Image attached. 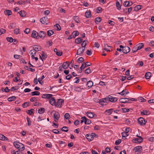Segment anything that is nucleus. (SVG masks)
<instances>
[{
  "label": "nucleus",
  "mask_w": 154,
  "mask_h": 154,
  "mask_svg": "<svg viewBox=\"0 0 154 154\" xmlns=\"http://www.w3.org/2000/svg\"><path fill=\"white\" fill-rule=\"evenodd\" d=\"M130 100L136 101L137 100L136 99L132 98H124L120 99L119 101L121 103H129L130 102L129 101Z\"/></svg>",
  "instance_id": "nucleus-1"
},
{
  "label": "nucleus",
  "mask_w": 154,
  "mask_h": 154,
  "mask_svg": "<svg viewBox=\"0 0 154 154\" xmlns=\"http://www.w3.org/2000/svg\"><path fill=\"white\" fill-rule=\"evenodd\" d=\"M41 50V48L38 45L35 46L33 47V49L31 50L30 51L31 52V54H33V52H34V54L35 55L36 54V51H40Z\"/></svg>",
  "instance_id": "nucleus-2"
},
{
  "label": "nucleus",
  "mask_w": 154,
  "mask_h": 154,
  "mask_svg": "<svg viewBox=\"0 0 154 154\" xmlns=\"http://www.w3.org/2000/svg\"><path fill=\"white\" fill-rule=\"evenodd\" d=\"M64 101L63 99H59L58 100L57 102H56L55 106L57 107H61Z\"/></svg>",
  "instance_id": "nucleus-3"
},
{
  "label": "nucleus",
  "mask_w": 154,
  "mask_h": 154,
  "mask_svg": "<svg viewBox=\"0 0 154 154\" xmlns=\"http://www.w3.org/2000/svg\"><path fill=\"white\" fill-rule=\"evenodd\" d=\"M40 21L42 24H47L48 23V19L47 17H43L40 19Z\"/></svg>",
  "instance_id": "nucleus-4"
},
{
  "label": "nucleus",
  "mask_w": 154,
  "mask_h": 154,
  "mask_svg": "<svg viewBox=\"0 0 154 154\" xmlns=\"http://www.w3.org/2000/svg\"><path fill=\"white\" fill-rule=\"evenodd\" d=\"M54 118L55 119L54 121L56 122H57L58 120L60 117V115L57 112H55L54 114Z\"/></svg>",
  "instance_id": "nucleus-5"
},
{
  "label": "nucleus",
  "mask_w": 154,
  "mask_h": 154,
  "mask_svg": "<svg viewBox=\"0 0 154 154\" xmlns=\"http://www.w3.org/2000/svg\"><path fill=\"white\" fill-rule=\"evenodd\" d=\"M38 35L39 38H40L42 39L44 38L46 35V32L42 31H40L38 32Z\"/></svg>",
  "instance_id": "nucleus-6"
},
{
  "label": "nucleus",
  "mask_w": 154,
  "mask_h": 154,
  "mask_svg": "<svg viewBox=\"0 0 154 154\" xmlns=\"http://www.w3.org/2000/svg\"><path fill=\"white\" fill-rule=\"evenodd\" d=\"M138 122L141 125H144L146 124L145 120L143 118L140 117L138 119Z\"/></svg>",
  "instance_id": "nucleus-7"
},
{
  "label": "nucleus",
  "mask_w": 154,
  "mask_h": 154,
  "mask_svg": "<svg viewBox=\"0 0 154 154\" xmlns=\"http://www.w3.org/2000/svg\"><path fill=\"white\" fill-rule=\"evenodd\" d=\"M122 4V0H117L116 2V6L117 9L120 10L121 9V6Z\"/></svg>",
  "instance_id": "nucleus-8"
},
{
  "label": "nucleus",
  "mask_w": 154,
  "mask_h": 154,
  "mask_svg": "<svg viewBox=\"0 0 154 154\" xmlns=\"http://www.w3.org/2000/svg\"><path fill=\"white\" fill-rule=\"evenodd\" d=\"M38 34V32H37L36 31L33 30L32 32L31 36L33 38L38 39L39 38V36Z\"/></svg>",
  "instance_id": "nucleus-9"
},
{
  "label": "nucleus",
  "mask_w": 154,
  "mask_h": 154,
  "mask_svg": "<svg viewBox=\"0 0 154 154\" xmlns=\"http://www.w3.org/2000/svg\"><path fill=\"white\" fill-rule=\"evenodd\" d=\"M134 150L136 152L138 153L141 152L142 150V148L141 146H136L134 148Z\"/></svg>",
  "instance_id": "nucleus-10"
},
{
  "label": "nucleus",
  "mask_w": 154,
  "mask_h": 154,
  "mask_svg": "<svg viewBox=\"0 0 154 154\" xmlns=\"http://www.w3.org/2000/svg\"><path fill=\"white\" fill-rule=\"evenodd\" d=\"M53 95L50 94H45L42 95V97L43 98H46L48 99H50L51 98Z\"/></svg>",
  "instance_id": "nucleus-11"
},
{
  "label": "nucleus",
  "mask_w": 154,
  "mask_h": 154,
  "mask_svg": "<svg viewBox=\"0 0 154 154\" xmlns=\"http://www.w3.org/2000/svg\"><path fill=\"white\" fill-rule=\"evenodd\" d=\"M130 51V48L128 46H125L124 49H122V52L125 54H127Z\"/></svg>",
  "instance_id": "nucleus-12"
},
{
  "label": "nucleus",
  "mask_w": 154,
  "mask_h": 154,
  "mask_svg": "<svg viewBox=\"0 0 154 154\" xmlns=\"http://www.w3.org/2000/svg\"><path fill=\"white\" fill-rule=\"evenodd\" d=\"M109 101L111 102L114 103L116 102L117 100V98L116 97H114L110 95L109 96Z\"/></svg>",
  "instance_id": "nucleus-13"
},
{
  "label": "nucleus",
  "mask_w": 154,
  "mask_h": 154,
  "mask_svg": "<svg viewBox=\"0 0 154 154\" xmlns=\"http://www.w3.org/2000/svg\"><path fill=\"white\" fill-rule=\"evenodd\" d=\"M129 93V92L126 89H125L122 91L121 92L118 93V94L122 96H125L127 94Z\"/></svg>",
  "instance_id": "nucleus-14"
},
{
  "label": "nucleus",
  "mask_w": 154,
  "mask_h": 154,
  "mask_svg": "<svg viewBox=\"0 0 154 154\" xmlns=\"http://www.w3.org/2000/svg\"><path fill=\"white\" fill-rule=\"evenodd\" d=\"M137 136L139 137V138H135L134 139V142L136 143H140L143 140V138L141 137H139L137 135Z\"/></svg>",
  "instance_id": "nucleus-15"
},
{
  "label": "nucleus",
  "mask_w": 154,
  "mask_h": 154,
  "mask_svg": "<svg viewBox=\"0 0 154 154\" xmlns=\"http://www.w3.org/2000/svg\"><path fill=\"white\" fill-rule=\"evenodd\" d=\"M84 119V122L85 124L88 125L91 124V121L90 119H87L85 117H82Z\"/></svg>",
  "instance_id": "nucleus-16"
},
{
  "label": "nucleus",
  "mask_w": 154,
  "mask_h": 154,
  "mask_svg": "<svg viewBox=\"0 0 154 154\" xmlns=\"http://www.w3.org/2000/svg\"><path fill=\"white\" fill-rule=\"evenodd\" d=\"M99 103L102 105H106L107 103L104 100V99H102L99 100Z\"/></svg>",
  "instance_id": "nucleus-17"
},
{
  "label": "nucleus",
  "mask_w": 154,
  "mask_h": 154,
  "mask_svg": "<svg viewBox=\"0 0 154 154\" xmlns=\"http://www.w3.org/2000/svg\"><path fill=\"white\" fill-rule=\"evenodd\" d=\"M68 64V62H65L63 63V64L62 65V66H63V69H67L68 68V67L69 66V64Z\"/></svg>",
  "instance_id": "nucleus-18"
},
{
  "label": "nucleus",
  "mask_w": 154,
  "mask_h": 154,
  "mask_svg": "<svg viewBox=\"0 0 154 154\" xmlns=\"http://www.w3.org/2000/svg\"><path fill=\"white\" fill-rule=\"evenodd\" d=\"M111 48V47L109 46L108 45L106 44L104 45V50L107 51H110V49Z\"/></svg>",
  "instance_id": "nucleus-19"
},
{
  "label": "nucleus",
  "mask_w": 154,
  "mask_h": 154,
  "mask_svg": "<svg viewBox=\"0 0 154 154\" xmlns=\"http://www.w3.org/2000/svg\"><path fill=\"white\" fill-rule=\"evenodd\" d=\"M113 109H110L106 110L105 112V113L106 115H109L112 113L113 112Z\"/></svg>",
  "instance_id": "nucleus-20"
},
{
  "label": "nucleus",
  "mask_w": 154,
  "mask_h": 154,
  "mask_svg": "<svg viewBox=\"0 0 154 154\" xmlns=\"http://www.w3.org/2000/svg\"><path fill=\"white\" fill-rule=\"evenodd\" d=\"M87 116L90 118H92L94 117L95 114H94L93 112H87Z\"/></svg>",
  "instance_id": "nucleus-21"
},
{
  "label": "nucleus",
  "mask_w": 154,
  "mask_h": 154,
  "mask_svg": "<svg viewBox=\"0 0 154 154\" xmlns=\"http://www.w3.org/2000/svg\"><path fill=\"white\" fill-rule=\"evenodd\" d=\"M151 73L150 72H146L145 75V78L146 79H149L151 76Z\"/></svg>",
  "instance_id": "nucleus-22"
},
{
  "label": "nucleus",
  "mask_w": 154,
  "mask_h": 154,
  "mask_svg": "<svg viewBox=\"0 0 154 154\" xmlns=\"http://www.w3.org/2000/svg\"><path fill=\"white\" fill-rule=\"evenodd\" d=\"M150 112L149 111L147 110H143L141 112L140 114L142 115H148L150 114Z\"/></svg>",
  "instance_id": "nucleus-23"
},
{
  "label": "nucleus",
  "mask_w": 154,
  "mask_h": 154,
  "mask_svg": "<svg viewBox=\"0 0 154 154\" xmlns=\"http://www.w3.org/2000/svg\"><path fill=\"white\" fill-rule=\"evenodd\" d=\"M4 13L5 15H8L9 16L12 14V12L10 10H6L4 11Z\"/></svg>",
  "instance_id": "nucleus-24"
},
{
  "label": "nucleus",
  "mask_w": 154,
  "mask_h": 154,
  "mask_svg": "<svg viewBox=\"0 0 154 154\" xmlns=\"http://www.w3.org/2000/svg\"><path fill=\"white\" fill-rule=\"evenodd\" d=\"M50 103L52 105H54L56 103L54 98L52 97L49 100Z\"/></svg>",
  "instance_id": "nucleus-25"
},
{
  "label": "nucleus",
  "mask_w": 154,
  "mask_h": 154,
  "mask_svg": "<svg viewBox=\"0 0 154 154\" xmlns=\"http://www.w3.org/2000/svg\"><path fill=\"white\" fill-rule=\"evenodd\" d=\"M142 6L141 5H137L135 6L134 8V11H137L141 9Z\"/></svg>",
  "instance_id": "nucleus-26"
},
{
  "label": "nucleus",
  "mask_w": 154,
  "mask_h": 154,
  "mask_svg": "<svg viewBox=\"0 0 154 154\" xmlns=\"http://www.w3.org/2000/svg\"><path fill=\"white\" fill-rule=\"evenodd\" d=\"M0 140H8V139L7 137L3 135L0 134Z\"/></svg>",
  "instance_id": "nucleus-27"
},
{
  "label": "nucleus",
  "mask_w": 154,
  "mask_h": 154,
  "mask_svg": "<svg viewBox=\"0 0 154 154\" xmlns=\"http://www.w3.org/2000/svg\"><path fill=\"white\" fill-rule=\"evenodd\" d=\"M85 16L86 17H90L91 16V12L90 10L87 11L85 13Z\"/></svg>",
  "instance_id": "nucleus-28"
},
{
  "label": "nucleus",
  "mask_w": 154,
  "mask_h": 154,
  "mask_svg": "<svg viewBox=\"0 0 154 154\" xmlns=\"http://www.w3.org/2000/svg\"><path fill=\"white\" fill-rule=\"evenodd\" d=\"M19 143H20L15 141L13 143V144L14 146L17 149L20 148V144Z\"/></svg>",
  "instance_id": "nucleus-29"
},
{
  "label": "nucleus",
  "mask_w": 154,
  "mask_h": 154,
  "mask_svg": "<svg viewBox=\"0 0 154 154\" xmlns=\"http://www.w3.org/2000/svg\"><path fill=\"white\" fill-rule=\"evenodd\" d=\"M136 45H137L139 50L142 48H143V47L144 46V44L143 43H140L137 44Z\"/></svg>",
  "instance_id": "nucleus-30"
},
{
  "label": "nucleus",
  "mask_w": 154,
  "mask_h": 154,
  "mask_svg": "<svg viewBox=\"0 0 154 154\" xmlns=\"http://www.w3.org/2000/svg\"><path fill=\"white\" fill-rule=\"evenodd\" d=\"M87 85L88 88H91L93 85V83L91 81H89L87 82Z\"/></svg>",
  "instance_id": "nucleus-31"
},
{
  "label": "nucleus",
  "mask_w": 154,
  "mask_h": 154,
  "mask_svg": "<svg viewBox=\"0 0 154 154\" xmlns=\"http://www.w3.org/2000/svg\"><path fill=\"white\" fill-rule=\"evenodd\" d=\"M72 34L73 38H74L75 36L79 35V33L77 31H75L73 32Z\"/></svg>",
  "instance_id": "nucleus-32"
},
{
  "label": "nucleus",
  "mask_w": 154,
  "mask_h": 154,
  "mask_svg": "<svg viewBox=\"0 0 154 154\" xmlns=\"http://www.w3.org/2000/svg\"><path fill=\"white\" fill-rule=\"evenodd\" d=\"M16 99V97L14 96H13L9 97L8 98V100L9 102H11L15 100Z\"/></svg>",
  "instance_id": "nucleus-33"
},
{
  "label": "nucleus",
  "mask_w": 154,
  "mask_h": 154,
  "mask_svg": "<svg viewBox=\"0 0 154 154\" xmlns=\"http://www.w3.org/2000/svg\"><path fill=\"white\" fill-rule=\"evenodd\" d=\"M54 33V32L52 30H49L47 32V35L49 36H51Z\"/></svg>",
  "instance_id": "nucleus-34"
},
{
  "label": "nucleus",
  "mask_w": 154,
  "mask_h": 154,
  "mask_svg": "<svg viewBox=\"0 0 154 154\" xmlns=\"http://www.w3.org/2000/svg\"><path fill=\"white\" fill-rule=\"evenodd\" d=\"M82 50V48H80L77 51L76 54L77 55H80L83 53V51Z\"/></svg>",
  "instance_id": "nucleus-35"
},
{
  "label": "nucleus",
  "mask_w": 154,
  "mask_h": 154,
  "mask_svg": "<svg viewBox=\"0 0 154 154\" xmlns=\"http://www.w3.org/2000/svg\"><path fill=\"white\" fill-rule=\"evenodd\" d=\"M101 21V18L100 17H97L95 19V22L96 24L99 23Z\"/></svg>",
  "instance_id": "nucleus-36"
},
{
  "label": "nucleus",
  "mask_w": 154,
  "mask_h": 154,
  "mask_svg": "<svg viewBox=\"0 0 154 154\" xmlns=\"http://www.w3.org/2000/svg\"><path fill=\"white\" fill-rule=\"evenodd\" d=\"M54 28L57 30H60L61 29V28L60 25L57 23L54 26Z\"/></svg>",
  "instance_id": "nucleus-37"
},
{
  "label": "nucleus",
  "mask_w": 154,
  "mask_h": 154,
  "mask_svg": "<svg viewBox=\"0 0 154 154\" xmlns=\"http://www.w3.org/2000/svg\"><path fill=\"white\" fill-rule=\"evenodd\" d=\"M132 109L131 108L128 109L126 108H122V110L123 111V112L125 113L127 112H129V111L131 110H132Z\"/></svg>",
  "instance_id": "nucleus-38"
},
{
  "label": "nucleus",
  "mask_w": 154,
  "mask_h": 154,
  "mask_svg": "<svg viewBox=\"0 0 154 154\" xmlns=\"http://www.w3.org/2000/svg\"><path fill=\"white\" fill-rule=\"evenodd\" d=\"M73 19L75 21V22L77 23H79L80 22V21L79 20V17L78 16H75L73 18Z\"/></svg>",
  "instance_id": "nucleus-39"
},
{
  "label": "nucleus",
  "mask_w": 154,
  "mask_h": 154,
  "mask_svg": "<svg viewBox=\"0 0 154 154\" xmlns=\"http://www.w3.org/2000/svg\"><path fill=\"white\" fill-rule=\"evenodd\" d=\"M123 5L125 7H129L130 6V2L129 1H125L123 3Z\"/></svg>",
  "instance_id": "nucleus-40"
},
{
  "label": "nucleus",
  "mask_w": 154,
  "mask_h": 154,
  "mask_svg": "<svg viewBox=\"0 0 154 154\" xmlns=\"http://www.w3.org/2000/svg\"><path fill=\"white\" fill-rule=\"evenodd\" d=\"M40 93L39 92L37 91H33L31 93V94L32 96H34V95H38L40 94Z\"/></svg>",
  "instance_id": "nucleus-41"
},
{
  "label": "nucleus",
  "mask_w": 154,
  "mask_h": 154,
  "mask_svg": "<svg viewBox=\"0 0 154 154\" xmlns=\"http://www.w3.org/2000/svg\"><path fill=\"white\" fill-rule=\"evenodd\" d=\"M20 144V148L19 150H20L21 151L24 150L25 149V147L24 145L22 143H19Z\"/></svg>",
  "instance_id": "nucleus-42"
},
{
  "label": "nucleus",
  "mask_w": 154,
  "mask_h": 154,
  "mask_svg": "<svg viewBox=\"0 0 154 154\" xmlns=\"http://www.w3.org/2000/svg\"><path fill=\"white\" fill-rule=\"evenodd\" d=\"M82 39L81 38H78L75 39V42L77 44H79L82 42Z\"/></svg>",
  "instance_id": "nucleus-43"
},
{
  "label": "nucleus",
  "mask_w": 154,
  "mask_h": 154,
  "mask_svg": "<svg viewBox=\"0 0 154 154\" xmlns=\"http://www.w3.org/2000/svg\"><path fill=\"white\" fill-rule=\"evenodd\" d=\"M18 13L22 17H24L25 16V12L24 11H21Z\"/></svg>",
  "instance_id": "nucleus-44"
},
{
  "label": "nucleus",
  "mask_w": 154,
  "mask_h": 154,
  "mask_svg": "<svg viewBox=\"0 0 154 154\" xmlns=\"http://www.w3.org/2000/svg\"><path fill=\"white\" fill-rule=\"evenodd\" d=\"M86 137L89 141H91L93 140V137L88 134L86 135Z\"/></svg>",
  "instance_id": "nucleus-45"
},
{
  "label": "nucleus",
  "mask_w": 154,
  "mask_h": 154,
  "mask_svg": "<svg viewBox=\"0 0 154 154\" xmlns=\"http://www.w3.org/2000/svg\"><path fill=\"white\" fill-rule=\"evenodd\" d=\"M45 109L44 108H41L38 111V112L40 114H42L45 112Z\"/></svg>",
  "instance_id": "nucleus-46"
},
{
  "label": "nucleus",
  "mask_w": 154,
  "mask_h": 154,
  "mask_svg": "<svg viewBox=\"0 0 154 154\" xmlns=\"http://www.w3.org/2000/svg\"><path fill=\"white\" fill-rule=\"evenodd\" d=\"M138 100L141 102H145L146 100L142 97H139L138 98Z\"/></svg>",
  "instance_id": "nucleus-47"
},
{
  "label": "nucleus",
  "mask_w": 154,
  "mask_h": 154,
  "mask_svg": "<svg viewBox=\"0 0 154 154\" xmlns=\"http://www.w3.org/2000/svg\"><path fill=\"white\" fill-rule=\"evenodd\" d=\"M75 90L76 91L80 92L82 90V89L79 87H76L75 88Z\"/></svg>",
  "instance_id": "nucleus-48"
},
{
  "label": "nucleus",
  "mask_w": 154,
  "mask_h": 154,
  "mask_svg": "<svg viewBox=\"0 0 154 154\" xmlns=\"http://www.w3.org/2000/svg\"><path fill=\"white\" fill-rule=\"evenodd\" d=\"M61 130L63 131L67 132L68 131V127L66 126L63 127L61 129Z\"/></svg>",
  "instance_id": "nucleus-49"
},
{
  "label": "nucleus",
  "mask_w": 154,
  "mask_h": 154,
  "mask_svg": "<svg viewBox=\"0 0 154 154\" xmlns=\"http://www.w3.org/2000/svg\"><path fill=\"white\" fill-rule=\"evenodd\" d=\"M44 75H42L41 78H38V82L40 84H41V85H42V84L41 82V81H42V80L44 79Z\"/></svg>",
  "instance_id": "nucleus-50"
},
{
  "label": "nucleus",
  "mask_w": 154,
  "mask_h": 154,
  "mask_svg": "<svg viewBox=\"0 0 154 154\" xmlns=\"http://www.w3.org/2000/svg\"><path fill=\"white\" fill-rule=\"evenodd\" d=\"M14 33L16 34H18L19 33H20V29H19L16 28L14 30Z\"/></svg>",
  "instance_id": "nucleus-51"
},
{
  "label": "nucleus",
  "mask_w": 154,
  "mask_h": 154,
  "mask_svg": "<svg viewBox=\"0 0 154 154\" xmlns=\"http://www.w3.org/2000/svg\"><path fill=\"white\" fill-rule=\"evenodd\" d=\"M91 72V70L90 67H88L85 70V73L87 74H89Z\"/></svg>",
  "instance_id": "nucleus-52"
},
{
  "label": "nucleus",
  "mask_w": 154,
  "mask_h": 154,
  "mask_svg": "<svg viewBox=\"0 0 154 154\" xmlns=\"http://www.w3.org/2000/svg\"><path fill=\"white\" fill-rule=\"evenodd\" d=\"M6 39L8 41L10 42H13V39L12 37H7Z\"/></svg>",
  "instance_id": "nucleus-53"
},
{
  "label": "nucleus",
  "mask_w": 154,
  "mask_h": 154,
  "mask_svg": "<svg viewBox=\"0 0 154 154\" xmlns=\"http://www.w3.org/2000/svg\"><path fill=\"white\" fill-rule=\"evenodd\" d=\"M64 118L66 119H68L70 117V116L69 113H66L65 114L64 116Z\"/></svg>",
  "instance_id": "nucleus-54"
},
{
  "label": "nucleus",
  "mask_w": 154,
  "mask_h": 154,
  "mask_svg": "<svg viewBox=\"0 0 154 154\" xmlns=\"http://www.w3.org/2000/svg\"><path fill=\"white\" fill-rule=\"evenodd\" d=\"M127 133H126L125 132H122L121 133L122 138L123 139H124L123 137H125V138L128 136V135L127 134Z\"/></svg>",
  "instance_id": "nucleus-55"
},
{
  "label": "nucleus",
  "mask_w": 154,
  "mask_h": 154,
  "mask_svg": "<svg viewBox=\"0 0 154 154\" xmlns=\"http://www.w3.org/2000/svg\"><path fill=\"white\" fill-rule=\"evenodd\" d=\"M6 32V30L2 28L0 29V35L4 34Z\"/></svg>",
  "instance_id": "nucleus-56"
},
{
  "label": "nucleus",
  "mask_w": 154,
  "mask_h": 154,
  "mask_svg": "<svg viewBox=\"0 0 154 154\" xmlns=\"http://www.w3.org/2000/svg\"><path fill=\"white\" fill-rule=\"evenodd\" d=\"M18 89V86H15L12 87L10 90L11 91H12L14 90H17Z\"/></svg>",
  "instance_id": "nucleus-57"
},
{
  "label": "nucleus",
  "mask_w": 154,
  "mask_h": 154,
  "mask_svg": "<svg viewBox=\"0 0 154 154\" xmlns=\"http://www.w3.org/2000/svg\"><path fill=\"white\" fill-rule=\"evenodd\" d=\"M121 142V140L120 139H119L118 140H116L115 143V144L116 145H119Z\"/></svg>",
  "instance_id": "nucleus-58"
},
{
  "label": "nucleus",
  "mask_w": 154,
  "mask_h": 154,
  "mask_svg": "<svg viewBox=\"0 0 154 154\" xmlns=\"http://www.w3.org/2000/svg\"><path fill=\"white\" fill-rule=\"evenodd\" d=\"M43 54H42V58L45 60V59L47 57V55L46 54L44 53L43 52H42Z\"/></svg>",
  "instance_id": "nucleus-59"
},
{
  "label": "nucleus",
  "mask_w": 154,
  "mask_h": 154,
  "mask_svg": "<svg viewBox=\"0 0 154 154\" xmlns=\"http://www.w3.org/2000/svg\"><path fill=\"white\" fill-rule=\"evenodd\" d=\"M26 119L27 120V122H28V125L29 126H30V125H31V121L30 119L28 117H27L26 118Z\"/></svg>",
  "instance_id": "nucleus-60"
},
{
  "label": "nucleus",
  "mask_w": 154,
  "mask_h": 154,
  "mask_svg": "<svg viewBox=\"0 0 154 154\" xmlns=\"http://www.w3.org/2000/svg\"><path fill=\"white\" fill-rule=\"evenodd\" d=\"M30 31V29H29L27 28L25 29V30L24 31V32L26 34H28L29 33Z\"/></svg>",
  "instance_id": "nucleus-61"
},
{
  "label": "nucleus",
  "mask_w": 154,
  "mask_h": 154,
  "mask_svg": "<svg viewBox=\"0 0 154 154\" xmlns=\"http://www.w3.org/2000/svg\"><path fill=\"white\" fill-rule=\"evenodd\" d=\"M91 64H92L91 63H89L88 62H87L85 64V66L84 67V68H85V67H86L87 66H90L91 65Z\"/></svg>",
  "instance_id": "nucleus-62"
},
{
  "label": "nucleus",
  "mask_w": 154,
  "mask_h": 154,
  "mask_svg": "<svg viewBox=\"0 0 154 154\" xmlns=\"http://www.w3.org/2000/svg\"><path fill=\"white\" fill-rule=\"evenodd\" d=\"M15 25L16 24L15 23H11L10 24L9 28L10 29H12L15 26Z\"/></svg>",
  "instance_id": "nucleus-63"
},
{
  "label": "nucleus",
  "mask_w": 154,
  "mask_h": 154,
  "mask_svg": "<svg viewBox=\"0 0 154 154\" xmlns=\"http://www.w3.org/2000/svg\"><path fill=\"white\" fill-rule=\"evenodd\" d=\"M84 60V58L82 57H80L79 58L78 60V62L79 63L82 62Z\"/></svg>",
  "instance_id": "nucleus-64"
}]
</instances>
